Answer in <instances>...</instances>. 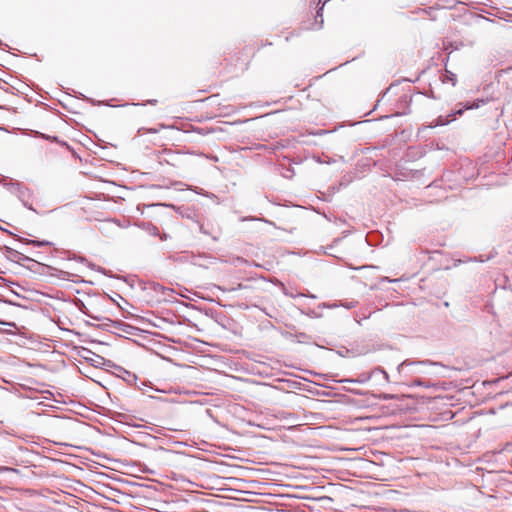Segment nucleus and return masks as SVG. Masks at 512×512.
Wrapping results in <instances>:
<instances>
[{
	"label": "nucleus",
	"mask_w": 512,
	"mask_h": 512,
	"mask_svg": "<svg viewBox=\"0 0 512 512\" xmlns=\"http://www.w3.org/2000/svg\"><path fill=\"white\" fill-rule=\"evenodd\" d=\"M329 0H319L318 1V5H320L318 11H317V15H316V21H318V18H320V21H319V27L322 26L323 24V17H322V10L324 8V6L326 5V3L328 2Z\"/></svg>",
	"instance_id": "1"
},
{
	"label": "nucleus",
	"mask_w": 512,
	"mask_h": 512,
	"mask_svg": "<svg viewBox=\"0 0 512 512\" xmlns=\"http://www.w3.org/2000/svg\"><path fill=\"white\" fill-rule=\"evenodd\" d=\"M218 94L207 97L204 101L214 102L218 98Z\"/></svg>",
	"instance_id": "2"
},
{
	"label": "nucleus",
	"mask_w": 512,
	"mask_h": 512,
	"mask_svg": "<svg viewBox=\"0 0 512 512\" xmlns=\"http://www.w3.org/2000/svg\"><path fill=\"white\" fill-rule=\"evenodd\" d=\"M446 123L447 121H443L441 117H439V119L437 120V125H444Z\"/></svg>",
	"instance_id": "3"
},
{
	"label": "nucleus",
	"mask_w": 512,
	"mask_h": 512,
	"mask_svg": "<svg viewBox=\"0 0 512 512\" xmlns=\"http://www.w3.org/2000/svg\"><path fill=\"white\" fill-rule=\"evenodd\" d=\"M32 243L33 244H37V245H44V244L47 245V244H49L48 242H35V241H33Z\"/></svg>",
	"instance_id": "4"
},
{
	"label": "nucleus",
	"mask_w": 512,
	"mask_h": 512,
	"mask_svg": "<svg viewBox=\"0 0 512 512\" xmlns=\"http://www.w3.org/2000/svg\"><path fill=\"white\" fill-rule=\"evenodd\" d=\"M462 112H463L462 110H459V111H457V113H456V114L461 115V114H462Z\"/></svg>",
	"instance_id": "5"
},
{
	"label": "nucleus",
	"mask_w": 512,
	"mask_h": 512,
	"mask_svg": "<svg viewBox=\"0 0 512 512\" xmlns=\"http://www.w3.org/2000/svg\"><path fill=\"white\" fill-rule=\"evenodd\" d=\"M151 104H155L157 103V100H154V101H150Z\"/></svg>",
	"instance_id": "6"
}]
</instances>
